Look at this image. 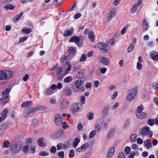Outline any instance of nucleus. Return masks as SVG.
Returning a JSON list of instances; mask_svg holds the SVG:
<instances>
[{"label": "nucleus", "instance_id": "f257e3e1", "mask_svg": "<svg viewBox=\"0 0 158 158\" xmlns=\"http://www.w3.org/2000/svg\"><path fill=\"white\" fill-rule=\"evenodd\" d=\"M138 92V88L135 87L130 88L128 91V94L126 98V100L129 102L133 100L136 97Z\"/></svg>", "mask_w": 158, "mask_h": 158}, {"label": "nucleus", "instance_id": "f03ea898", "mask_svg": "<svg viewBox=\"0 0 158 158\" xmlns=\"http://www.w3.org/2000/svg\"><path fill=\"white\" fill-rule=\"evenodd\" d=\"M116 10L115 8H112L107 13L106 18L107 22H110L115 16Z\"/></svg>", "mask_w": 158, "mask_h": 158}, {"label": "nucleus", "instance_id": "7ed1b4c3", "mask_svg": "<svg viewBox=\"0 0 158 158\" xmlns=\"http://www.w3.org/2000/svg\"><path fill=\"white\" fill-rule=\"evenodd\" d=\"M11 89L6 88L3 90L2 93V98L1 101L5 100V103L7 102V99L9 97V93Z\"/></svg>", "mask_w": 158, "mask_h": 158}, {"label": "nucleus", "instance_id": "20e7f679", "mask_svg": "<svg viewBox=\"0 0 158 158\" xmlns=\"http://www.w3.org/2000/svg\"><path fill=\"white\" fill-rule=\"evenodd\" d=\"M22 145L20 143L15 144L11 145L10 147L11 150L14 153L18 152L21 149Z\"/></svg>", "mask_w": 158, "mask_h": 158}, {"label": "nucleus", "instance_id": "39448f33", "mask_svg": "<svg viewBox=\"0 0 158 158\" xmlns=\"http://www.w3.org/2000/svg\"><path fill=\"white\" fill-rule=\"evenodd\" d=\"M97 46L100 50L106 52L109 50L108 45L104 43H99L97 44Z\"/></svg>", "mask_w": 158, "mask_h": 158}, {"label": "nucleus", "instance_id": "423d86ee", "mask_svg": "<svg viewBox=\"0 0 158 158\" xmlns=\"http://www.w3.org/2000/svg\"><path fill=\"white\" fill-rule=\"evenodd\" d=\"M63 121L61 115L59 114H56L54 116V122L56 125H60Z\"/></svg>", "mask_w": 158, "mask_h": 158}, {"label": "nucleus", "instance_id": "0eeeda50", "mask_svg": "<svg viewBox=\"0 0 158 158\" xmlns=\"http://www.w3.org/2000/svg\"><path fill=\"white\" fill-rule=\"evenodd\" d=\"M88 143H85L83 144L80 147L76 149V152L78 153H81L85 152L87 148L89 147Z\"/></svg>", "mask_w": 158, "mask_h": 158}, {"label": "nucleus", "instance_id": "6e6552de", "mask_svg": "<svg viewBox=\"0 0 158 158\" xmlns=\"http://www.w3.org/2000/svg\"><path fill=\"white\" fill-rule=\"evenodd\" d=\"M72 111L74 115H76L77 112L80 110V103H76L73 104L72 108Z\"/></svg>", "mask_w": 158, "mask_h": 158}, {"label": "nucleus", "instance_id": "1a4fd4ad", "mask_svg": "<svg viewBox=\"0 0 158 158\" xmlns=\"http://www.w3.org/2000/svg\"><path fill=\"white\" fill-rule=\"evenodd\" d=\"M6 80H10L12 78L14 75L13 72L10 70L4 69Z\"/></svg>", "mask_w": 158, "mask_h": 158}, {"label": "nucleus", "instance_id": "9d476101", "mask_svg": "<svg viewBox=\"0 0 158 158\" xmlns=\"http://www.w3.org/2000/svg\"><path fill=\"white\" fill-rule=\"evenodd\" d=\"M69 102L66 99H63L61 102L60 104V108L62 109H64L67 108L69 106Z\"/></svg>", "mask_w": 158, "mask_h": 158}, {"label": "nucleus", "instance_id": "9b49d317", "mask_svg": "<svg viewBox=\"0 0 158 158\" xmlns=\"http://www.w3.org/2000/svg\"><path fill=\"white\" fill-rule=\"evenodd\" d=\"M150 57L153 61H158V52L156 51H152L150 54Z\"/></svg>", "mask_w": 158, "mask_h": 158}, {"label": "nucleus", "instance_id": "f8f14e48", "mask_svg": "<svg viewBox=\"0 0 158 158\" xmlns=\"http://www.w3.org/2000/svg\"><path fill=\"white\" fill-rule=\"evenodd\" d=\"M63 92L64 94L67 96L71 95L72 92L71 89L69 87H65L63 90Z\"/></svg>", "mask_w": 158, "mask_h": 158}, {"label": "nucleus", "instance_id": "ddd939ff", "mask_svg": "<svg viewBox=\"0 0 158 158\" xmlns=\"http://www.w3.org/2000/svg\"><path fill=\"white\" fill-rule=\"evenodd\" d=\"M8 113V111L6 109H4L2 111L0 117V122H1L6 119Z\"/></svg>", "mask_w": 158, "mask_h": 158}, {"label": "nucleus", "instance_id": "4468645a", "mask_svg": "<svg viewBox=\"0 0 158 158\" xmlns=\"http://www.w3.org/2000/svg\"><path fill=\"white\" fill-rule=\"evenodd\" d=\"M101 63L105 65H108L110 64V60L108 58L105 57H101L100 58Z\"/></svg>", "mask_w": 158, "mask_h": 158}, {"label": "nucleus", "instance_id": "2eb2a0df", "mask_svg": "<svg viewBox=\"0 0 158 158\" xmlns=\"http://www.w3.org/2000/svg\"><path fill=\"white\" fill-rule=\"evenodd\" d=\"M115 152V147L114 146L110 147L108 151L107 155V158H110L114 154Z\"/></svg>", "mask_w": 158, "mask_h": 158}, {"label": "nucleus", "instance_id": "dca6fc26", "mask_svg": "<svg viewBox=\"0 0 158 158\" xmlns=\"http://www.w3.org/2000/svg\"><path fill=\"white\" fill-rule=\"evenodd\" d=\"M65 68H66L65 70V74L68 73L71 69L72 65L70 63L69 61H67L64 65Z\"/></svg>", "mask_w": 158, "mask_h": 158}, {"label": "nucleus", "instance_id": "f3484780", "mask_svg": "<svg viewBox=\"0 0 158 158\" xmlns=\"http://www.w3.org/2000/svg\"><path fill=\"white\" fill-rule=\"evenodd\" d=\"M136 115L137 118L139 119H143L147 117V114L144 112L136 113Z\"/></svg>", "mask_w": 158, "mask_h": 158}, {"label": "nucleus", "instance_id": "a211bd4d", "mask_svg": "<svg viewBox=\"0 0 158 158\" xmlns=\"http://www.w3.org/2000/svg\"><path fill=\"white\" fill-rule=\"evenodd\" d=\"M5 69L0 70V80H6Z\"/></svg>", "mask_w": 158, "mask_h": 158}, {"label": "nucleus", "instance_id": "6ab92c4d", "mask_svg": "<svg viewBox=\"0 0 158 158\" xmlns=\"http://www.w3.org/2000/svg\"><path fill=\"white\" fill-rule=\"evenodd\" d=\"M84 83V81L81 80H77L75 81V85L76 88L79 89L81 86L83 85Z\"/></svg>", "mask_w": 158, "mask_h": 158}, {"label": "nucleus", "instance_id": "aec40b11", "mask_svg": "<svg viewBox=\"0 0 158 158\" xmlns=\"http://www.w3.org/2000/svg\"><path fill=\"white\" fill-rule=\"evenodd\" d=\"M80 38L77 36H73L71 37L69 40L70 42H74L75 43H78L80 41Z\"/></svg>", "mask_w": 158, "mask_h": 158}, {"label": "nucleus", "instance_id": "412c9836", "mask_svg": "<svg viewBox=\"0 0 158 158\" xmlns=\"http://www.w3.org/2000/svg\"><path fill=\"white\" fill-rule=\"evenodd\" d=\"M44 139L43 137L39 138L38 140V143L40 147H44L46 146V143L43 142Z\"/></svg>", "mask_w": 158, "mask_h": 158}, {"label": "nucleus", "instance_id": "4be33fe9", "mask_svg": "<svg viewBox=\"0 0 158 158\" xmlns=\"http://www.w3.org/2000/svg\"><path fill=\"white\" fill-rule=\"evenodd\" d=\"M142 28L144 31L148 30V24L147 21L143 19V20Z\"/></svg>", "mask_w": 158, "mask_h": 158}, {"label": "nucleus", "instance_id": "5701e85b", "mask_svg": "<svg viewBox=\"0 0 158 158\" xmlns=\"http://www.w3.org/2000/svg\"><path fill=\"white\" fill-rule=\"evenodd\" d=\"M32 102L31 101H26L24 102L21 105L22 107H28L31 106L32 104Z\"/></svg>", "mask_w": 158, "mask_h": 158}, {"label": "nucleus", "instance_id": "b1692460", "mask_svg": "<svg viewBox=\"0 0 158 158\" xmlns=\"http://www.w3.org/2000/svg\"><path fill=\"white\" fill-rule=\"evenodd\" d=\"M88 37L92 42L94 41L95 36L93 32L91 31L89 32L88 33Z\"/></svg>", "mask_w": 158, "mask_h": 158}, {"label": "nucleus", "instance_id": "393cba45", "mask_svg": "<svg viewBox=\"0 0 158 158\" xmlns=\"http://www.w3.org/2000/svg\"><path fill=\"white\" fill-rule=\"evenodd\" d=\"M73 32V30H67L65 31L63 34V35L64 37H67L72 35Z\"/></svg>", "mask_w": 158, "mask_h": 158}, {"label": "nucleus", "instance_id": "a878e982", "mask_svg": "<svg viewBox=\"0 0 158 158\" xmlns=\"http://www.w3.org/2000/svg\"><path fill=\"white\" fill-rule=\"evenodd\" d=\"M55 67L52 68V70H55L56 69H57V74L58 75H60L61 74L62 72V69L60 67H57V65H56Z\"/></svg>", "mask_w": 158, "mask_h": 158}, {"label": "nucleus", "instance_id": "bb28decb", "mask_svg": "<svg viewBox=\"0 0 158 158\" xmlns=\"http://www.w3.org/2000/svg\"><path fill=\"white\" fill-rule=\"evenodd\" d=\"M139 154V152L137 151L136 152H131L129 155L128 156V158H134L135 156H137Z\"/></svg>", "mask_w": 158, "mask_h": 158}, {"label": "nucleus", "instance_id": "cd10ccee", "mask_svg": "<svg viewBox=\"0 0 158 158\" xmlns=\"http://www.w3.org/2000/svg\"><path fill=\"white\" fill-rule=\"evenodd\" d=\"M54 92L50 88L46 89L44 92V94L46 95H49L52 94Z\"/></svg>", "mask_w": 158, "mask_h": 158}, {"label": "nucleus", "instance_id": "c85d7f7f", "mask_svg": "<svg viewBox=\"0 0 158 158\" xmlns=\"http://www.w3.org/2000/svg\"><path fill=\"white\" fill-rule=\"evenodd\" d=\"M80 141V140L79 138H76L73 141V147L74 148H76Z\"/></svg>", "mask_w": 158, "mask_h": 158}, {"label": "nucleus", "instance_id": "c756f323", "mask_svg": "<svg viewBox=\"0 0 158 158\" xmlns=\"http://www.w3.org/2000/svg\"><path fill=\"white\" fill-rule=\"evenodd\" d=\"M37 110H38V109H37V107H35L30 109H27V111L25 112V113L26 114H29L31 113L34 112Z\"/></svg>", "mask_w": 158, "mask_h": 158}, {"label": "nucleus", "instance_id": "7c9ffc66", "mask_svg": "<svg viewBox=\"0 0 158 158\" xmlns=\"http://www.w3.org/2000/svg\"><path fill=\"white\" fill-rule=\"evenodd\" d=\"M23 13H21L20 14L15 17L13 19V21L15 22H16L18 21L21 17Z\"/></svg>", "mask_w": 158, "mask_h": 158}, {"label": "nucleus", "instance_id": "2f4dec72", "mask_svg": "<svg viewBox=\"0 0 158 158\" xmlns=\"http://www.w3.org/2000/svg\"><path fill=\"white\" fill-rule=\"evenodd\" d=\"M138 6L136 4H134L131 9V11L132 13H135L137 9Z\"/></svg>", "mask_w": 158, "mask_h": 158}, {"label": "nucleus", "instance_id": "473e14b6", "mask_svg": "<svg viewBox=\"0 0 158 158\" xmlns=\"http://www.w3.org/2000/svg\"><path fill=\"white\" fill-rule=\"evenodd\" d=\"M29 145L28 144H27L24 146L23 149L22 151L25 153H28L29 152Z\"/></svg>", "mask_w": 158, "mask_h": 158}, {"label": "nucleus", "instance_id": "72a5a7b5", "mask_svg": "<svg viewBox=\"0 0 158 158\" xmlns=\"http://www.w3.org/2000/svg\"><path fill=\"white\" fill-rule=\"evenodd\" d=\"M114 129H111L110 130V131L108 133V136H107L108 138L109 139H110V138H111L114 135Z\"/></svg>", "mask_w": 158, "mask_h": 158}, {"label": "nucleus", "instance_id": "f704fd0d", "mask_svg": "<svg viewBox=\"0 0 158 158\" xmlns=\"http://www.w3.org/2000/svg\"><path fill=\"white\" fill-rule=\"evenodd\" d=\"M73 78L71 76H68L65 78L64 79V82L65 83H68L72 81Z\"/></svg>", "mask_w": 158, "mask_h": 158}, {"label": "nucleus", "instance_id": "c9c22d12", "mask_svg": "<svg viewBox=\"0 0 158 158\" xmlns=\"http://www.w3.org/2000/svg\"><path fill=\"white\" fill-rule=\"evenodd\" d=\"M87 59V55L86 54H82L80 58V60L81 62L85 61Z\"/></svg>", "mask_w": 158, "mask_h": 158}, {"label": "nucleus", "instance_id": "e433bc0d", "mask_svg": "<svg viewBox=\"0 0 158 158\" xmlns=\"http://www.w3.org/2000/svg\"><path fill=\"white\" fill-rule=\"evenodd\" d=\"M4 8L6 10L10 9L12 10L14 9L15 7L14 6H12L11 4H8L4 6Z\"/></svg>", "mask_w": 158, "mask_h": 158}, {"label": "nucleus", "instance_id": "4c0bfd02", "mask_svg": "<svg viewBox=\"0 0 158 158\" xmlns=\"http://www.w3.org/2000/svg\"><path fill=\"white\" fill-rule=\"evenodd\" d=\"M109 109L108 107H105L102 112V115L103 116H106L108 114Z\"/></svg>", "mask_w": 158, "mask_h": 158}, {"label": "nucleus", "instance_id": "58836bf2", "mask_svg": "<svg viewBox=\"0 0 158 158\" xmlns=\"http://www.w3.org/2000/svg\"><path fill=\"white\" fill-rule=\"evenodd\" d=\"M144 109V107L142 105H140L137 108L136 113L142 112V111Z\"/></svg>", "mask_w": 158, "mask_h": 158}, {"label": "nucleus", "instance_id": "ea45409f", "mask_svg": "<svg viewBox=\"0 0 158 158\" xmlns=\"http://www.w3.org/2000/svg\"><path fill=\"white\" fill-rule=\"evenodd\" d=\"M131 148L128 146L125 147L124 149V151L125 153L127 155L130 153L131 152Z\"/></svg>", "mask_w": 158, "mask_h": 158}, {"label": "nucleus", "instance_id": "a19ab883", "mask_svg": "<svg viewBox=\"0 0 158 158\" xmlns=\"http://www.w3.org/2000/svg\"><path fill=\"white\" fill-rule=\"evenodd\" d=\"M144 143L145 144V146L146 148L148 149L151 148V143L149 142V140H147L144 141Z\"/></svg>", "mask_w": 158, "mask_h": 158}, {"label": "nucleus", "instance_id": "79ce46f5", "mask_svg": "<svg viewBox=\"0 0 158 158\" xmlns=\"http://www.w3.org/2000/svg\"><path fill=\"white\" fill-rule=\"evenodd\" d=\"M131 140L133 142H135L137 139V136L135 134H132L130 137Z\"/></svg>", "mask_w": 158, "mask_h": 158}, {"label": "nucleus", "instance_id": "37998d69", "mask_svg": "<svg viewBox=\"0 0 158 158\" xmlns=\"http://www.w3.org/2000/svg\"><path fill=\"white\" fill-rule=\"evenodd\" d=\"M76 76L79 78H82L84 77V75L82 72L79 71L77 74Z\"/></svg>", "mask_w": 158, "mask_h": 158}, {"label": "nucleus", "instance_id": "c03bdc74", "mask_svg": "<svg viewBox=\"0 0 158 158\" xmlns=\"http://www.w3.org/2000/svg\"><path fill=\"white\" fill-rule=\"evenodd\" d=\"M39 155L41 156H48L49 153L46 151H42L40 152Z\"/></svg>", "mask_w": 158, "mask_h": 158}, {"label": "nucleus", "instance_id": "a18cd8bd", "mask_svg": "<svg viewBox=\"0 0 158 158\" xmlns=\"http://www.w3.org/2000/svg\"><path fill=\"white\" fill-rule=\"evenodd\" d=\"M96 134V131L95 130L92 131L90 132L89 135V138L91 139L94 137Z\"/></svg>", "mask_w": 158, "mask_h": 158}, {"label": "nucleus", "instance_id": "49530a36", "mask_svg": "<svg viewBox=\"0 0 158 158\" xmlns=\"http://www.w3.org/2000/svg\"><path fill=\"white\" fill-rule=\"evenodd\" d=\"M68 52L70 54H73L76 52V49L75 48L71 47L68 49Z\"/></svg>", "mask_w": 158, "mask_h": 158}, {"label": "nucleus", "instance_id": "de8ad7c7", "mask_svg": "<svg viewBox=\"0 0 158 158\" xmlns=\"http://www.w3.org/2000/svg\"><path fill=\"white\" fill-rule=\"evenodd\" d=\"M50 102L51 105H55L57 103L56 99L54 98H51L49 100Z\"/></svg>", "mask_w": 158, "mask_h": 158}, {"label": "nucleus", "instance_id": "09e8293b", "mask_svg": "<svg viewBox=\"0 0 158 158\" xmlns=\"http://www.w3.org/2000/svg\"><path fill=\"white\" fill-rule=\"evenodd\" d=\"M6 130L5 126L4 125H0V135L3 133Z\"/></svg>", "mask_w": 158, "mask_h": 158}, {"label": "nucleus", "instance_id": "8fccbe9b", "mask_svg": "<svg viewBox=\"0 0 158 158\" xmlns=\"http://www.w3.org/2000/svg\"><path fill=\"white\" fill-rule=\"evenodd\" d=\"M22 32L25 34H27L30 33L31 31V28L23 29L22 31Z\"/></svg>", "mask_w": 158, "mask_h": 158}, {"label": "nucleus", "instance_id": "3c124183", "mask_svg": "<svg viewBox=\"0 0 158 158\" xmlns=\"http://www.w3.org/2000/svg\"><path fill=\"white\" fill-rule=\"evenodd\" d=\"M3 146L5 148H8L10 146V143L8 141H4L3 143Z\"/></svg>", "mask_w": 158, "mask_h": 158}, {"label": "nucleus", "instance_id": "603ef678", "mask_svg": "<svg viewBox=\"0 0 158 158\" xmlns=\"http://www.w3.org/2000/svg\"><path fill=\"white\" fill-rule=\"evenodd\" d=\"M134 48V45L132 44H131L128 48L127 52L129 53L131 52L133 50Z\"/></svg>", "mask_w": 158, "mask_h": 158}, {"label": "nucleus", "instance_id": "864d4df0", "mask_svg": "<svg viewBox=\"0 0 158 158\" xmlns=\"http://www.w3.org/2000/svg\"><path fill=\"white\" fill-rule=\"evenodd\" d=\"M30 152L31 154H34L35 152V146H31L30 149Z\"/></svg>", "mask_w": 158, "mask_h": 158}, {"label": "nucleus", "instance_id": "5fc2aeb1", "mask_svg": "<svg viewBox=\"0 0 158 158\" xmlns=\"http://www.w3.org/2000/svg\"><path fill=\"white\" fill-rule=\"evenodd\" d=\"M87 118L89 120H92L94 118V114L92 112L89 113L87 115Z\"/></svg>", "mask_w": 158, "mask_h": 158}, {"label": "nucleus", "instance_id": "6e6d98bb", "mask_svg": "<svg viewBox=\"0 0 158 158\" xmlns=\"http://www.w3.org/2000/svg\"><path fill=\"white\" fill-rule=\"evenodd\" d=\"M47 106L44 105L39 106H37V109L38 110H42L46 109Z\"/></svg>", "mask_w": 158, "mask_h": 158}, {"label": "nucleus", "instance_id": "4d7b16f0", "mask_svg": "<svg viewBox=\"0 0 158 158\" xmlns=\"http://www.w3.org/2000/svg\"><path fill=\"white\" fill-rule=\"evenodd\" d=\"M69 157L72 158L74 156V152L73 150H70L69 155Z\"/></svg>", "mask_w": 158, "mask_h": 158}, {"label": "nucleus", "instance_id": "13d9d810", "mask_svg": "<svg viewBox=\"0 0 158 158\" xmlns=\"http://www.w3.org/2000/svg\"><path fill=\"white\" fill-rule=\"evenodd\" d=\"M118 158H125V156L124 153L122 152L119 153Z\"/></svg>", "mask_w": 158, "mask_h": 158}, {"label": "nucleus", "instance_id": "bf43d9fd", "mask_svg": "<svg viewBox=\"0 0 158 158\" xmlns=\"http://www.w3.org/2000/svg\"><path fill=\"white\" fill-rule=\"evenodd\" d=\"M155 123V120L154 119H150L148 122V124L150 125H153Z\"/></svg>", "mask_w": 158, "mask_h": 158}, {"label": "nucleus", "instance_id": "052dcab7", "mask_svg": "<svg viewBox=\"0 0 158 158\" xmlns=\"http://www.w3.org/2000/svg\"><path fill=\"white\" fill-rule=\"evenodd\" d=\"M136 68L138 70H141L142 68V64L139 62H138L136 64Z\"/></svg>", "mask_w": 158, "mask_h": 158}, {"label": "nucleus", "instance_id": "680f3d73", "mask_svg": "<svg viewBox=\"0 0 158 158\" xmlns=\"http://www.w3.org/2000/svg\"><path fill=\"white\" fill-rule=\"evenodd\" d=\"M100 126L99 124H97L95 126V131L96 132H99L100 130Z\"/></svg>", "mask_w": 158, "mask_h": 158}, {"label": "nucleus", "instance_id": "e2e57ef3", "mask_svg": "<svg viewBox=\"0 0 158 158\" xmlns=\"http://www.w3.org/2000/svg\"><path fill=\"white\" fill-rule=\"evenodd\" d=\"M118 94V92L117 91H114L111 97V98L112 100H114L117 97Z\"/></svg>", "mask_w": 158, "mask_h": 158}, {"label": "nucleus", "instance_id": "0e129e2a", "mask_svg": "<svg viewBox=\"0 0 158 158\" xmlns=\"http://www.w3.org/2000/svg\"><path fill=\"white\" fill-rule=\"evenodd\" d=\"M107 70V69L105 67H103L100 69V72L103 74H105Z\"/></svg>", "mask_w": 158, "mask_h": 158}, {"label": "nucleus", "instance_id": "69168bd1", "mask_svg": "<svg viewBox=\"0 0 158 158\" xmlns=\"http://www.w3.org/2000/svg\"><path fill=\"white\" fill-rule=\"evenodd\" d=\"M128 29V27H124L121 30V34L123 35L125 32L127 31Z\"/></svg>", "mask_w": 158, "mask_h": 158}, {"label": "nucleus", "instance_id": "338daca9", "mask_svg": "<svg viewBox=\"0 0 158 158\" xmlns=\"http://www.w3.org/2000/svg\"><path fill=\"white\" fill-rule=\"evenodd\" d=\"M58 156L60 158H64V152L62 151L58 153Z\"/></svg>", "mask_w": 158, "mask_h": 158}, {"label": "nucleus", "instance_id": "774afa93", "mask_svg": "<svg viewBox=\"0 0 158 158\" xmlns=\"http://www.w3.org/2000/svg\"><path fill=\"white\" fill-rule=\"evenodd\" d=\"M152 87L155 90L158 91V83H156L154 84L153 85Z\"/></svg>", "mask_w": 158, "mask_h": 158}]
</instances>
